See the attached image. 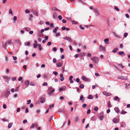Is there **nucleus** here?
<instances>
[{
	"mask_svg": "<svg viewBox=\"0 0 130 130\" xmlns=\"http://www.w3.org/2000/svg\"><path fill=\"white\" fill-rule=\"evenodd\" d=\"M102 93L104 95L107 96H109L111 95V93L109 92H107L105 91H102Z\"/></svg>",
	"mask_w": 130,
	"mask_h": 130,
	"instance_id": "nucleus-1",
	"label": "nucleus"
},
{
	"mask_svg": "<svg viewBox=\"0 0 130 130\" xmlns=\"http://www.w3.org/2000/svg\"><path fill=\"white\" fill-rule=\"evenodd\" d=\"M91 59L95 63H97L98 62V58L96 57H93Z\"/></svg>",
	"mask_w": 130,
	"mask_h": 130,
	"instance_id": "nucleus-2",
	"label": "nucleus"
},
{
	"mask_svg": "<svg viewBox=\"0 0 130 130\" xmlns=\"http://www.w3.org/2000/svg\"><path fill=\"white\" fill-rule=\"evenodd\" d=\"M93 10L95 13V15L96 16H98L99 14L98 9L96 8H95Z\"/></svg>",
	"mask_w": 130,
	"mask_h": 130,
	"instance_id": "nucleus-3",
	"label": "nucleus"
},
{
	"mask_svg": "<svg viewBox=\"0 0 130 130\" xmlns=\"http://www.w3.org/2000/svg\"><path fill=\"white\" fill-rule=\"evenodd\" d=\"M38 123L34 124L33 123L32 124L31 126L30 127V128H33L34 127H37L38 126Z\"/></svg>",
	"mask_w": 130,
	"mask_h": 130,
	"instance_id": "nucleus-4",
	"label": "nucleus"
},
{
	"mask_svg": "<svg viewBox=\"0 0 130 130\" xmlns=\"http://www.w3.org/2000/svg\"><path fill=\"white\" fill-rule=\"evenodd\" d=\"M63 39L66 40H69L70 42H72V40L71 39L70 37H64L63 38Z\"/></svg>",
	"mask_w": 130,
	"mask_h": 130,
	"instance_id": "nucleus-5",
	"label": "nucleus"
},
{
	"mask_svg": "<svg viewBox=\"0 0 130 130\" xmlns=\"http://www.w3.org/2000/svg\"><path fill=\"white\" fill-rule=\"evenodd\" d=\"M100 51H105V47L101 45H100Z\"/></svg>",
	"mask_w": 130,
	"mask_h": 130,
	"instance_id": "nucleus-6",
	"label": "nucleus"
},
{
	"mask_svg": "<svg viewBox=\"0 0 130 130\" xmlns=\"http://www.w3.org/2000/svg\"><path fill=\"white\" fill-rule=\"evenodd\" d=\"M66 87L65 86H62L59 89L60 91H64L66 90Z\"/></svg>",
	"mask_w": 130,
	"mask_h": 130,
	"instance_id": "nucleus-7",
	"label": "nucleus"
},
{
	"mask_svg": "<svg viewBox=\"0 0 130 130\" xmlns=\"http://www.w3.org/2000/svg\"><path fill=\"white\" fill-rule=\"evenodd\" d=\"M80 100L82 101V102L83 103H84V101H85V99H84L83 95H81L80 96Z\"/></svg>",
	"mask_w": 130,
	"mask_h": 130,
	"instance_id": "nucleus-8",
	"label": "nucleus"
},
{
	"mask_svg": "<svg viewBox=\"0 0 130 130\" xmlns=\"http://www.w3.org/2000/svg\"><path fill=\"white\" fill-rule=\"evenodd\" d=\"M10 94V92L9 90H7L5 94V96L7 98H8V96Z\"/></svg>",
	"mask_w": 130,
	"mask_h": 130,
	"instance_id": "nucleus-9",
	"label": "nucleus"
},
{
	"mask_svg": "<svg viewBox=\"0 0 130 130\" xmlns=\"http://www.w3.org/2000/svg\"><path fill=\"white\" fill-rule=\"evenodd\" d=\"M60 80L61 82L63 81L64 80V77L63 76V74H60Z\"/></svg>",
	"mask_w": 130,
	"mask_h": 130,
	"instance_id": "nucleus-10",
	"label": "nucleus"
},
{
	"mask_svg": "<svg viewBox=\"0 0 130 130\" xmlns=\"http://www.w3.org/2000/svg\"><path fill=\"white\" fill-rule=\"evenodd\" d=\"M53 17L54 19H56L57 18V15L55 12H53Z\"/></svg>",
	"mask_w": 130,
	"mask_h": 130,
	"instance_id": "nucleus-11",
	"label": "nucleus"
},
{
	"mask_svg": "<svg viewBox=\"0 0 130 130\" xmlns=\"http://www.w3.org/2000/svg\"><path fill=\"white\" fill-rule=\"evenodd\" d=\"M104 42L106 44H108L109 43V39L108 38L105 39L104 40Z\"/></svg>",
	"mask_w": 130,
	"mask_h": 130,
	"instance_id": "nucleus-12",
	"label": "nucleus"
},
{
	"mask_svg": "<svg viewBox=\"0 0 130 130\" xmlns=\"http://www.w3.org/2000/svg\"><path fill=\"white\" fill-rule=\"evenodd\" d=\"M114 109L117 113H119L120 112V110L118 108L116 107L114 108Z\"/></svg>",
	"mask_w": 130,
	"mask_h": 130,
	"instance_id": "nucleus-13",
	"label": "nucleus"
},
{
	"mask_svg": "<svg viewBox=\"0 0 130 130\" xmlns=\"http://www.w3.org/2000/svg\"><path fill=\"white\" fill-rule=\"evenodd\" d=\"M55 91V90L54 89H52V90H51L49 91V92L48 93V94L50 95H51L53 94V92H54Z\"/></svg>",
	"mask_w": 130,
	"mask_h": 130,
	"instance_id": "nucleus-14",
	"label": "nucleus"
},
{
	"mask_svg": "<svg viewBox=\"0 0 130 130\" xmlns=\"http://www.w3.org/2000/svg\"><path fill=\"white\" fill-rule=\"evenodd\" d=\"M12 125L13 123L12 122H10L9 123L8 126V128H11Z\"/></svg>",
	"mask_w": 130,
	"mask_h": 130,
	"instance_id": "nucleus-15",
	"label": "nucleus"
},
{
	"mask_svg": "<svg viewBox=\"0 0 130 130\" xmlns=\"http://www.w3.org/2000/svg\"><path fill=\"white\" fill-rule=\"evenodd\" d=\"M82 79L84 81H87L88 80V79L85 76H83L82 77Z\"/></svg>",
	"mask_w": 130,
	"mask_h": 130,
	"instance_id": "nucleus-16",
	"label": "nucleus"
},
{
	"mask_svg": "<svg viewBox=\"0 0 130 130\" xmlns=\"http://www.w3.org/2000/svg\"><path fill=\"white\" fill-rule=\"evenodd\" d=\"M33 14L35 15L38 16V11L35 10L33 12Z\"/></svg>",
	"mask_w": 130,
	"mask_h": 130,
	"instance_id": "nucleus-17",
	"label": "nucleus"
},
{
	"mask_svg": "<svg viewBox=\"0 0 130 130\" xmlns=\"http://www.w3.org/2000/svg\"><path fill=\"white\" fill-rule=\"evenodd\" d=\"M7 42H3L2 43V46L4 48H5L6 45L7 44Z\"/></svg>",
	"mask_w": 130,
	"mask_h": 130,
	"instance_id": "nucleus-18",
	"label": "nucleus"
},
{
	"mask_svg": "<svg viewBox=\"0 0 130 130\" xmlns=\"http://www.w3.org/2000/svg\"><path fill=\"white\" fill-rule=\"evenodd\" d=\"M29 83V82L28 80H27L25 82V84L26 87H27Z\"/></svg>",
	"mask_w": 130,
	"mask_h": 130,
	"instance_id": "nucleus-19",
	"label": "nucleus"
},
{
	"mask_svg": "<svg viewBox=\"0 0 130 130\" xmlns=\"http://www.w3.org/2000/svg\"><path fill=\"white\" fill-rule=\"evenodd\" d=\"M121 126L124 127L125 126V122H121Z\"/></svg>",
	"mask_w": 130,
	"mask_h": 130,
	"instance_id": "nucleus-20",
	"label": "nucleus"
},
{
	"mask_svg": "<svg viewBox=\"0 0 130 130\" xmlns=\"http://www.w3.org/2000/svg\"><path fill=\"white\" fill-rule=\"evenodd\" d=\"M58 29V27H55L54 29L53 30V32L54 33H56V30Z\"/></svg>",
	"mask_w": 130,
	"mask_h": 130,
	"instance_id": "nucleus-21",
	"label": "nucleus"
},
{
	"mask_svg": "<svg viewBox=\"0 0 130 130\" xmlns=\"http://www.w3.org/2000/svg\"><path fill=\"white\" fill-rule=\"evenodd\" d=\"M40 102L42 103H44L45 102V98H41L40 99Z\"/></svg>",
	"mask_w": 130,
	"mask_h": 130,
	"instance_id": "nucleus-22",
	"label": "nucleus"
},
{
	"mask_svg": "<svg viewBox=\"0 0 130 130\" xmlns=\"http://www.w3.org/2000/svg\"><path fill=\"white\" fill-rule=\"evenodd\" d=\"M118 50V48H115L113 51L112 52L113 53H116Z\"/></svg>",
	"mask_w": 130,
	"mask_h": 130,
	"instance_id": "nucleus-23",
	"label": "nucleus"
},
{
	"mask_svg": "<svg viewBox=\"0 0 130 130\" xmlns=\"http://www.w3.org/2000/svg\"><path fill=\"white\" fill-rule=\"evenodd\" d=\"M63 65V64L62 63L60 62H58L57 63V66L58 67H61Z\"/></svg>",
	"mask_w": 130,
	"mask_h": 130,
	"instance_id": "nucleus-24",
	"label": "nucleus"
},
{
	"mask_svg": "<svg viewBox=\"0 0 130 130\" xmlns=\"http://www.w3.org/2000/svg\"><path fill=\"white\" fill-rule=\"evenodd\" d=\"M117 100H118V101H120V99H119V98L117 96L115 97L114 99V100L115 101H116Z\"/></svg>",
	"mask_w": 130,
	"mask_h": 130,
	"instance_id": "nucleus-25",
	"label": "nucleus"
},
{
	"mask_svg": "<svg viewBox=\"0 0 130 130\" xmlns=\"http://www.w3.org/2000/svg\"><path fill=\"white\" fill-rule=\"evenodd\" d=\"M93 98V96L92 95H89L87 97L88 99H92Z\"/></svg>",
	"mask_w": 130,
	"mask_h": 130,
	"instance_id": "nucleus-26",
	"label": "nucleus"
},
{
	"mask_svg": "<svg viewBox=\"0 0 130 130\" xmlns=\"http://www.w3.org/2000/svg\"><path fill=\"white\" fill-rule=\"evenodd\" d=\"M108 108H109L111 107V105L110 102V101H109L108 103Z\"/></svg>",
	"mask_w": 130,
	"mask_h": 130,
	"instance_id": "nucleus-27",
	"label": "nucleus"
},
{
	"mask_svg": "<svg viewBox=\"0 0 130 130\" xmlns=\"http://www.w3.org/2000/svg\"><path fill=\"white\" fill-rule=\"evenodd\" d=\"M17 17L16 16H15L13 17V23H15L16 22V21L17 20Z\"/></svg>",
	"mask_w": 130,
	"mask_h": 130,
	"instance_id": "nucleus-28",
	"label": "nucleus"
},
{
	"mask_svg": "<svg viewBox=\"0 0 130 130\" xmlns=\"http://www.w3.org/2000/svg\"><path fill=\"white\" fill-rule=\"evenodd\" d=\"M112 121L113 122L116 123L117 121V119L116 118H114L113 119Z\"/></svg>",
	"mask_w": 130,
	"mask_h": 130,
	"instance_id": "nucleus-29",
	"label": "nucleus"
},
{
	"mask_svg": "<svg viewBox=\"0 0 130 130\" xmlns=\"http://www.w3.org/2000/svg\"><path fill=\"white\" fill-rule=\"evenodd\" d=\"M3 77L5 79H10V78L8 76H4Z\"/></svg>",
	"mask_w": 130,
	"mask_h": 130,
	"instance_id": "nucleus-30",
	"label": "nucleus"
},
{
	"mask_svg": "<svg viewBox=\"0 0 130 130\" xmlns=\"http://www.w3.org/2000/svg\"><path fill=\"white\" fill-rule=\"evenodd\" d=\"M52 10H57V11H59V10L57 9L56 7H53L52 8Z\"/></svg>",
	"mask_w": 130,
	"mask_h": 130,
	"instance_id": "nucleus-31",
	"label": "nucleus"
},
{
	"mask_svg": "<svg viewBox=\"0 0 130 130\" xmlns=\"http://www.w3.org/2000/svg\"><path fill=\"white\" fill-rule=\"evenodd\" d=\"M124 54V52L123 51H120L118 52V54L119 55H122Z\"/></svg>",
	"mask_w": 130,
	"mask_h": 130,
	"instance_id": "nucleus-32",
	"label": "nucleus"
},
{
	"mask_svg": "<svg viewBox=\"0 0 130 130\" xmlns=\"http://www.w3.org/2000/svg\"><path fill=\"white\" fill-rule=\"evenodd\" d=\"M30 85L32 86H34L35 85V84L33 82H30Z\"/></svg>",
	"mask_w": 130,
	"mask_h": 130,
	"instance_id": "nucleus-33",
	"label": "nucleus"
},
{
	"mask_svg": "<svg viewBox=\"0 0 130 130\" xmlns=\"http://www.w3.org/2000/svg\"><path fill=\"white\" fill-rule=\"evenodd\" d=\"M25 30H26L28 31H29L31 30V29L30 28H29L28 27H25Z\"/></svg>",
	"mask_w": 130,
	"mask_h": 130,
	"instance_id": "nucleus-34",
	"label": "nucleus"
},
{
	"mask_svg": "<svg viewBox=\"0 0 130 130\" xmlns=\"http://www.w3.org/2000/svg\"><path fill=\"white\" fill-rule=\"evenodd\" d=\"M9 13L10 14H11L12 15L13 14L11 8H10L9 9Z\"/></svg>",
	"mask_w": 130,
	"mask_h": 130,
	"instance_id": "nucleus-35",
	"label": "nucleus"
},
{
	"mask_svg": "<svg viewBox=\"0 0 130 130\" xmlns=\"http://www.w3.org/2000/svg\"><path fill=\"white\" fill-rule=\"evenodd\" d=\"M79 87L81 89H83L84 88V86L83 84H81L79 86Z\"/></svg>",
	"mask_w": 130,
	"mask_h": 130,
	"instance_id": "nucleus-36",
	"label": "nucleus"
},
{
	"mask_svg": "<svg viewBox=\"0 0 130 130\" xmlns=\"http://www.w3.org/2000/svg\"><path fill=\"white\" fill-rule=\"evenodd\" d=\"M127 113L126 111H125L123 110H122V111L121 112V114H125Z\"/></svg>",
	"mask_w": 130,
	"mask_h": 130,
	"instance_id": "nucleus-37",
	"label": "nucleus"
},
{
	"mask_svg": "<svg viewBox=\"0 0 130 130\" xmlns=\"http://www.w3.org/2000/svg\"><path fill=\"white\" fill-rule=\"evenodd\" d=\"M24 44L26 46H28L29 45L30 43L29 42H26Z\"/></svg>",
	"mask_w": 130,
	"mask_h": 130,
	"instance_id": "nucleus-38",
	"label": "nucleus"
},
{
	"mask_svg": "<svg viewBox=\"0 0 130 130\" xmlns=\"http://www.w3.org/2000/svg\"><path fill=\"white\" fill-rule=\"evenodd\" d=\"M115 36L116 37L119 38H121L122 37V36H121L119 35H115Z\"/></svg>",
	"mask_w": 130,
	"mask_h": 130,
	"instance_id": "nucleus-39",
	"label": "nucleus"
},
{
	"mask_svg": "<svg viewBox=\"0 0 130 130\" xmlns=\"http://www.w3.org/2000/svg\"><path fill=\"white\" fill-rule=\"evenodd\" d=\"M25 12L26 13H29L30 12V11L27 9L25 10Z\"/></svg>",
	"mask_w": 130,
	"mask_h": 130,
	"instance_id": "nucleus-40",
	"label": "nucleus"
},
{
	"mask_svg": "<svg viewBox=\"0 0 130 130\" xmlns=\"http://www.w3.org/2000/svg\"><path fill=\"white\" fill-rule=\"evenodd\" d=\"M128 35V33L127 32H125L124 34V36L125 38H126Z\"/></svg>",
	"mask_w": 130,
	"mask_h": 130,
	"instance_id": "nucleus-41",
	"label": "nucleus"
},
{
	"mask_svg": "<svg viewBox=\"0 0 130 130\" xmlns=\"http://www.w3.org/2000/svg\"><path fill=\"white\" fill-rule=\"evenodd\" d=\"M58 18L59 20H61L62 19V18L61 15H59L58 16Z\"/></svg>",
	"mask_w": 130,
	"mask_h": 130,
	"instance_id": "nucleus-42",
	"label": "nucleus"
},
{
	"mask_svg": "<svg viewBox=\"0 0 130 130\" xmlns=\"http://www.w3.org/2000/svg\"><path fill=\"white\" fill-rule=\"evenodd\" d=\"M78 120V117L77 116H76V118H75V122H77V121Z\"/></svg>",
	"mask_w": 130,
	"mask_h": 130,
	"instance_id": "nucleus-43",
	"label": "nucleus"
},
{
	"mask_svg": "<svg viewBox=\"0 0 130 130\" xmlns=\"http://www.w3.org/2000/svg\"><path fill=\"white\" fill-rule=\"evenodd\" d=\"M53 74L56 76L58 74V73L57 72L55 71H53Z\"/></svg>",
	"mask_w": 130,
	"mask_h": 130,
	"instance_id": "nucleus-44",
	"label": "nucleus"
},
{
	"mask_svg": "<svg viewBox=\"0 0 130 130\" xmlns=\"http://www.w3.org/2000/svg\"><path fill=\"white\" fill-rule=\"evenodd\" d=\"M33 45H34V47L35 48H36L37 46V43H34V44H33Z\"/></svg>",
	"mask_w": 130,
	"mask_h": 130,
	"instance_id": "nucleus-45",
	"label": "nucleus"
},
{
	"mask_svg": "<svg viewBox=\"0 0 130 130\" xmlns=\"http://www.w3.org/2000/svg\"><path fill=\"white\" fill-rule=\"evenodd\" d=\"M72 22L73 24H77V23L74 21H72Z\"/></svg>",
	"mask_w": 130,
	"mask_h": 130,
	"instance_id": "nucleus-46",
	"label": "nucleus"
},
{
	"mask_svg": "<svg viewBox=\"0 0 130 130\" xmlns=\"http://www.w3.org/2000/svg\"><path fill=\"white\" fill-rule=\"evenodd\" d=\"M44 23V22L43 21H41L40 22V25H42V24H43Z\"/></svg>",
	"mask_w": 130,
	"mask_h": 130,
	"instance_id": "nucleus-47",
	"label": "nucleus"
},
{
	"mask_svg": "<svg viewBox=\"0 0 130 130\" xmlns=\"http://www.w3.org/2000/svg\"><path fill=\"white\" fill-rule=\"evenodd\" d=\"M12 57L14 60H16L17 59V57L16 56H13Z\"/></svg>",
	"mask_w": 130,
	"mask_h": 130,
	"instance_id": "nucleus-48",
	"label": "nucleus"
},
{
	"mask_svg": "<svg viewBox=\"0 0 130 130\" xmlns=\"http://www.w3.org/2000/svg\"><path fill=\"white\" fill-rule=\"evenodd\" d=\"M38 47H39V50H42V48H41V44H38Z\"/></svg>",
	"mask_w": 130,
	"mask_h": 130,
	"instance_id": "nucleus-49",
	"label": "nucleus"
},
{
	"mask_svg": "<svg viewBox=\"0 0 130 130\" xmlns=\"http://www.w3.org/2000/svg\"><path fill=\"white\" fill-rule=\"evenodd\" d=\"M57 60L56 59L54 58L53 59V62L54 63H56V62Z\"/></svg>",
	"mask_w": 130,
	"mask_h": 130,
	"instance_id": "nucleus-50",
	"label": "nucleus"
},
{
	"mask_svg": "<svg viewBox=\"0 0 130 130\" xmlns=\"http://www.w3.org/2000/svg\"><path fill=\"white\" fill-rule=\"evenodd\" d=\"M27 122V121L26 120H23V123L24 124H25Z\"/></svg>",
	"mask_w": 130,
	"mask_h": 130,
	"instance_id": "nucleus-51",
	"label": "nucleus"
},
{
	"mask_svg": "<svg viewBox=\"0 0 130 130\" xmlns=\"http://www.w3.org/2000/svg\"><path fill=\"white\" fill-rule=\"evenodd\" d=\"M94 109L95 111H96L98 110V107H94Z\"/></svg>",
	"mask_w": 130,
	"mask_h": 130,
	"instance_id": "nucleus-52",
	"label": "nucleus"
},
{
	"mask_svg": "<svg viewBox=\"0 0 130 130\" xmlns=\"http://www.w3.org/2000/svg\"><path fill=\"white\" fill-rule=\"evenodd\" d=\"M69 47L71 51H72V48L71 45H69Z\"/></svg>",
	"mask_w": 130,
	"mask_h": 130,
	"instance_id": "nucleus-53",
	"label": "nucleus"
},
{
	"mask_svg": "<svg viewBox=\"0 0 130 130\" xmlns=\"http://www.w3.org/2000/svg\"><path fill=\"white\" fill-rule=\"evenodd\" d=\"M47 84L46 82H44L43 83V86H47Z\"/></svg>",
	"mask_w": 130,
	"mask_h": 130,
	"instance_id": "nucleus-54",
	"label": "nucleus"
},
{
	"mask_svg": "<svg viewBox=\"0 0 130 130\" xmlns=\"http://www.w3.org/2000/svg\"><path fill=\"white\" fill-rule=\"evenodd\" d=\"M84 55V53H81L79 54V55L80 56L82 57Z\"/></svg>",
	"mask_w": 130,
	"mask_h": 130,
	"instance_id": "nucleus-55",
	"label": "nucleus"
},
{
	"mask_svg": "<svg viewBox=\"0 0 130 130\" xmlns=\"http://www.w3.org/2000/svg\"><path fill=\"white\" fill-rule=\"evenodd\" d=\"M27 104H29L30 103L31 101L30 100H29L28 101H27Z\"/></svg>",
	"mask_w": 130,
	"mask_h": 130,
	"instance_id": "nucleus-56",
	"label": "nucleus"
},
{
	"mask_svg": "<svg viewBox=\"0 0 130 130\" xmlns=\"http://www.w3.org/2000/svg\"><path fill=\"white\" fill-rule=\"evenodd\" d=\"M86 106L87 105L86 104H84L82 105V107L83 108H84L86 107Z\"/></svg>",
	"mask_w": 130,
	"mask_h": 130,
	"instance_id": "nucleus-57",
	"label": "nucleus"
},
{
	"mask_svg": "<svg viewBox=\"0 0 130 130\" xmlns=\"http://www.w3.org/2000/svg\"><path fill=\"white\" fill-rule=\"evenodd\" d=\"M22 79V77H20L18 78V80L19 81H21Z\"/></svg>",
	"mask_w": 130,
	"mask_h": 130,
	"instance_id": "nucleus-58",
	"label": "nucleus"
},
{
	"mask_svg": "<svg viewBox=\"0 0 130 130\" xmlns=\"http://www.w3.org/2000/svg\"><path fill=\"white\" fill-rule=\"evenodd\" d=\"M53 51H56L57 50V48L56 47H54L53 48Z\"/></svg>",
	"mask_w": 130,
	"mask_h": 130,
	"instance_id": "nucleus-59",
	"label": "nucleus"
},
{
	"mask_svg": "<svg viewBox=\"0 0 130 130\" xmlns=\"http://www.w3.org/2000/svg\"><path fill=\"white\" fill-rule=\"evenodd\" d=\"M90 112H91L90 110V109H89L87 110V114H89V113H90Z\"/></svg>",
	"mask_w": 130,
	"mask_h": 130,
	"instance_id": "nucleus-60",
	"label": "nucleus"
},
{
	"mask_svg": "<svg viewBox=\"0 0 130 130\" xmlns=\"http://www.w3.org/2000/svg\"><path fill=\"white\" fill-rule=\"evenodd\" d=\"M20 42V40L19 39H16L15 41V42L16 43H19Z\"/></svg>",
	"mask_w": 130,
	"mask_h": 130,
	"instance_id": "nucleus-61",
	"label": "nucleus"
},
{
	"mask_svg": "<svg viewBox=\"0 0 130 130\" xmlns=\"http://www.w3.org/2000/svg\"><path fill=\"white\" fill-rule=\"evenodd\" d=\"M53 88V87L51 86H50L48 88V90H51V89H52Z\"/></svg>",
	"mask_w": 130,
	"mask_h": 130,
	"instance_id": "nucleus-62",
	"label": "nucleus"
},
{
	"mask_svg": "<svg viewBox=\"0 0 130 130\" xmlns=\"http://www.w3.org/2000/svg\"><path fill=\"white\" fill-rule=\"evenodd\" d=\"M51 44V42H48L47 43V45L49 46H50Z\"/></svg>",
	"mask_w": 130,
	"mask_h": 130,
	"instance_id": "nucleus-63",
	"label": "nucleus"
},
{
	"mask_svg": "<svg viewBox=\"0 0 130 130\" xmlns=\"http://www.w3.org/2000/svg\"><path fill=\"white\" fill-rule=\"evenodd\" d=\"M79 27L80 28L82 29L83 30L84 29V28L81 25H80Z\"/></svg>",
	"mask_w": 130,
	"mask_h": 130,
	"instance_id": "nucleus-64",
	"label": "nucleus"
}]
</instances>
